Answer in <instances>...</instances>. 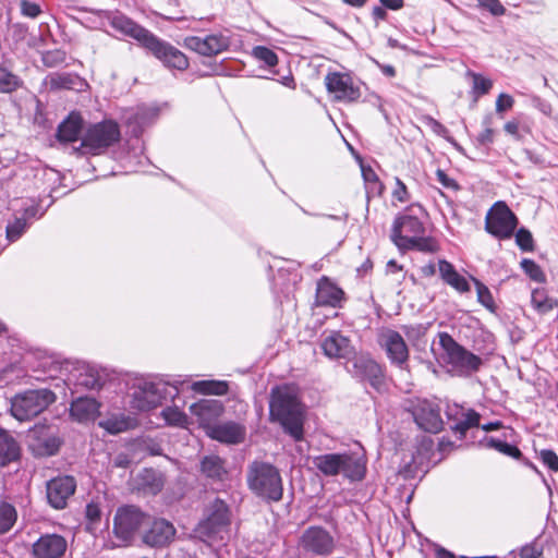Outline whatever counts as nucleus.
<instances>
[{
    "label": "nucleus",
    "mask_w": 558,
    "mask_h": 558,
    "mask_svg": "<svg viewBox=\"0 0 558 558\" xmlns=\"http://www.w3.org/2000/svg\"><path fill=\"white\" fill-rule=\"evenodd\" d=\"M229 525V508L223 500L217 498L209 506L207 518L199 523L198 532L208 538L223 539V534L227 533Z\"/></svg>",
    "instance_id": "obj_12"
},
{
    "label": "nucleus",
    "mask_w": 558,
    "mask_h": 558,
    "mask_svg": "<svg viewBox=\"0 0 558 558\" xmlns=\"http://www.w3.org/2000/svg\"><path fill=\"white\" fill-rule=\"evenodd\" d=\"M247 484L257 496L279 501L282 498V481L278 470L269 463L253 462L247 471Z\"/></svg>",
    "instance_id": "obj_4"
},
{
    "label": "nucleus",
    "mask_w": 558,
    "mask_h": 558,
    "mask_svg": "<svg viewBox=\"0 0 558 558\" xmlns=\"http://www.w3.org/2000/svg\"><path fill=\"white\" fill-rule=\"evenodd\" d=\"M417 426L428 433H438L442 427L439 407L426 399H418L409 409Z\"/></svg>",
    "instance_id": "obj_14"
},
{
    "label": "nucleus",
    "mask_w": 558,
    "mask_h": 558,
    "mask_svg": "<svg viewBox=\"0 0 558 558\" xmlns=\"http://www.w3.org/2000/svg\"><path fill=\"white\" fill-rule=\"evenodd\" d=\"M518 218L505 202L495 203L485 217V230L499 240L510 239L518 226Z\"/></svg>",
    "instance_id": "obj_9"
},
{
    "label": "nucleus",
    "mask_w": 558,
    "mask_h": 558,
    "mask_svg": "<svg viewBox=\"0 0 558 558\" xmlns=\"http://www.w3.org/2000/svg\"><path fill=\"white\" fill-rule=\"evenodd\" d=\"M146 520L147 515L137 507L125 506L119 508L113 519V534L121 541V544H117V546L131 542ZM110 547L113 548L116 545Z\"/></svg>",
    "instance_id": "obj_10"
},
{
    "label": "nucleus",
    "mask_w": 558,
    "mask_h": 558,
    "mask_svg": "<svg viewBox=\"0 0 558 558\" xmlns=\"http://www.w3.org/2000/svg\"><path fill=\"white\" fill-rule=\"evenodd\" d=\"M486 446L512 458H519L521 456V451L518 447L493 437L486 439Z\"/></svg>",
    "instance_id": "obj_41"
},
{
    "label": "nucleus",
    "mask_w": 558,
    "mask_h": 558,
    "mask_svg": "<svg viewBox=\"0 0 558 558\" xmlns=\"http://www.w3.org/2000/svg\"><path fill=\"white\" fill-rule=\"evenodd\" d=\"M66 59V53L61 49L45 51L41 56L43 63L48 68H54L62 64Z\"/></svg>",
    "instance_id": "obj_47"
},
{
    "label": "nucleus",
    "mask_w": 558,
    "mask_h": 558,
    "mask_svg": "<svg viewBox=\"0 0 558 558\" xmlns=\"http://www.w3.org/2000/svg\"><path fill=\"white\" fill-rule=\"evenodd\" d=\"M269 417L272 422L280 423L295 440L303 438L304 410L294 386L283 385L271 389Z\"/></svg>",
    "instance_id": "obj_1"
},
{
    "label": "nucleus",
    "mask_w": 558,
    "mask_h": 558,
    "mask_svg": "<svg viewBox=\"0 0 558 558\" xmlns=\"http://www.w3.org/2000/svg\"><path fill=\"white\" fill-rule=\"evenodd\" d=\"M132 392V408L138 411H149L158 407L168 396L174 398L179 390L161 380L159 381H138Z\"/></svg>",
    "instance_id": "obj_7"
},
{
    "label": "nucleus",
    "mask_w": 558,
    "mask_h": 558,
    "mask_svg": "<svg viewBox=\"0 0 558 558\" xmlns=\"http://www.w3.org/2000/svg\"><path fill=\"white\" fill-rule=\"evenodd\" d=\"M520 265L530 279L539 283L545 282L546 276L539 265H537L534 260L524 258L521 260Z\"/></svg>",
    "instance_id": "obj_42"
},
{
    "label": "nucleus",
    "mask_w": 558,
    "mask_h": 558,
    "mask_svg": "<svg viewBox=\"0 0 558 558\" xmlns=\"http://www.w3.org/2000/svg\"><path fill=\"white\" fill-rule=\"evenodd\" d=\"M252 56L263 61L268 66H275L278 63L277 54L265 46H256L253 48Z\"/></svg>",
    "instance_id": "obj_44"
},
{
    "label": "nucleus",
    "mask_w": 558,
    "mask_h": 558,
    "mask_svg": "<svg viewBox=\"0 0 558 558\" xmlns=\"http://www.w3.org/2000/svg\"><path fill=\"white\" fill-rule=\"evenodd\" d=\"M75 488L76 483L72 476L52 478L47 483L49 504L56 509L64 508L68 499L74 494Z\"/></svg>",
    "instance_id": "obj_20"
},
{
    "label": "nucleus",
    "mask_w": 558,
    "mask_h": 558,
    "mask_svg": "<svg viewBox=\"0 0 558 558\" xmlns=\"http://www.w3.org/2000/svg\"><path fill=\"white\" fill-rule=\"evenodd\" d=\"M119 140V125L111 120H107L90 124L81 136V144L73 147V150L80 155H99Z\"/></svg>",
    "instance_id": "obj_5"
},
{
    "label": "nucleus",
    "mask_w": 558,
    "mask_h": 558,
    "mask_svg": "<svg viewBox=\"0 0 558 558\" xmlns=\"http://www.w3.org/2000/svg\"><path fill=\"white\" fill-rule=\"evenodd\" d=\"M505 131L510 135L514 136L517 140H520L519 134V123L515 121H509L505 124Z\"/></svg>",
    "instance_id": "obj_61"
},
{
    "label": "nucleus",
    "mask_w": 558,
    "mask_h": 558,
    "mask_svg": "<svg viewBox=\"0 0 558 558\" xmlns=\"http://www.w3.org/2000/svg\"><path fill=\"white\" fill-rule=\"evenodd\" d=\"M20 454L21 447L16 439L9 432L0 429V465L16 461Z\"/></svg>",
    "instance_id": "obj_30"
},
{
    "label": "nucleus",
    "mask_w": 558,
    "mask_h": 558,
    "mask_svg": "<svg viewBox=\"0 0 558 558\" xmlns=\"http://www.w3.org/2000/svg\"><path fill=\"white\" fill-rule=\"evenodd\" d=\"M476 287L477 301L490 312H495V302L489 289L477 279L473 278Z\"/></svg>",
    "instance_id": "obj_43"
},
{
    "label": "nucleus",
    "mask_w": 558,
    "mask_h": 558,
    "mask_svg": "<svg viewBox=\"0 0 558 558\" xmlns=\"http://www.w3.org/2000/svg\"><path fill=\"white\" fill-rule=\"evenodd\" d=\"M108 20L110 25L118 32L123 35L130 36L136 41H138L142 46L148 40V37L153 34L148 29L138 25L128 16L120 13H111L108 14Z\"/></svg>",
    "instance_id": "obj_23"
},
{
    "label": "nucleus",
    "mask_w": 558,
    "mask_h": 558,
    "mask_svg": "<svg viewBox=\"0 0 558 558\" xmlns=\"http://www.w3.org/2000/svg\"><path fill=\"white\" fill-rule=\"evenodd\" d=\"M380 344L391 364L401 369L407 368L409 348L401 333L392 329H386L380 335Z\"/></svg>",
    "instance_id": "obj_15"
},
{
    "label": "nucleus",
    "mask_w": 558,
    "mask_h": 558,
    "mask_svg": "<svg viewBox=\"0 0 558 558\" xmlns=\"http://www.w3.org/2000/svg\"><path fill=\"white\" fill-rule=\"evenodd\" d=\"M21 11L23 15L32 19L37 17L41 12L40 7L37 3L29 2L27 0H23L21 2Z\"/></svg>",
    "instance_id": "obj_54"
},
{
    "label": "nucleus",
    "mask_w": 558,
    "mask_h": 558,
    "mask_svg": "<svg viewBox=\"0 0 558 558\" xmlns=\"http://www.w3.org/2000/svg\"><path fill=\"white\" fill-rule=\"evenodd\" d=\"M362 175L366 183L367 193L372 195H381L384 184L379 181L378 175L371 167H362Z\"/></svg>",
    "instance_id": "obj_39"
},
{
    "label": "nucleus",
    "mask_w": 558,
    "mask_h": 558,
    "mask_svg": "<svg viewBox=\"0 0 558 558\" xmlns=\"http://www.w3.org/2000/svg\"><path fill=\"white\" fill-rule=\"evenodd\" d=\"M456 414L453 418L456 424L453 429L462 435L466 433L471 427L477 426L480 422V414L474 410H463L462 408H454Z\"/></svg>",
    "instance_id": "obj_33"
},
{
    "label": "nucleus",
    "mask_w": 558,
    "mask_h": 558,
    "mask_svg": "<svg viewBox=\"0 0 558 558\" xmlns=\"http://www.w3.org/2000/svg\"><path fill=\"white\" fill-rule=\"evenodd\" d=\"M343 296V291L327 278H323L317 283L316 304L319 306L339 305Z\"/></svg>",
    "instance_id": "obj_27"
},
{
    "label": "nucleus",
    "mask_w": 558,
    "mask_h": 558,
    "mask_svg": "<svg viewBox=\"0 0 558 558\" xmlns=\"http://www.w3.org/2000/svg\"><path fill=\"white\" fill-rule=\"evenodd\" d=\"M202 472L209 478L223 480L227 475V469L223 460L218 456H206L201 463Z\"/></svg>",
    "instance_id": "obj_32"
},
{
    "label": "nucleus",
    "mask_w": 558,
    "mask_h": 558,
    "mask_svg": "<svg viewBox=\"0 0 558 558\" xmlns=\"http://www.w3.org/2000/svg\"><path fill=\"white\" fill-rule=\"evenodd\" d=\"M66 546L63 536L46 534L33 545V555L35 558H60L65 553Z\"/></svg>",
    "instance_id": "obj_22"
},
{
    "label": "nucleus",
    "mask_w": 558,
    "mask_h": 558,
    "mask_svg": "<svg viewBox=\"0 0 558 558\" xmlns=\"http://www.w3.org/2000/svg\"><path fill=\"white\" fill-rule=\"evenodd\" d=\"M539 458L542 462L548 466L549 470L557 472L558 471V456L548 449H544L539 451Z\"/></svg>",
    "instance_id": "obj_51"
},
{
    "label": "nucleus",
    "mask_w": 558,
    "mask_h": 558,
    "mask_svg": "<svg viewBox=\"0 0 558 558\" xmlns=\"http://www.w3.org/2000/svg\"><path fill=\"white\" fill-rule=\"evenodd\" d=\"M533 307L541 314H546L553 308L558 307V301L549 298L545 290L535 289L531 295Z\"/></svg>",
    "instance_id": "obj_34"
},
{
    "label": "nucleus",
    "mask_w": 558,
    "mask_h": 558,
    "mask_svg": "<svg viewBox=\"0 0 558 558\" xmlns=\"http://www.w3.org/2000/svg\"><path fill=\"white\" fill-rule=\"evenodd\" d=\"M143 47L149 50L169 70L183 72L189 68V59L181 50L154 34L148 37Z\"/></svg>",
    "instance_id": "obj_11"
},
{
    "label": "nucleus",
    "mask_w": 558,
    "mask_h": 558,
    "mask_svg": "<svg viewBox=\"0 0 558 558\" xmlns=\"http://www.w3.org/2000/svg\"><path fill=\"white\" fill-rule=\"evenodd\" d=\"M28 438V447L37 457L53 456L61 444L54 433L46 426H35L29 430Z\"/></svg>",
    "instance_id": "obj_16"
},
{
    "label": "nucleus",
    "mask_w": 558,
    "mask_h": 558,
    "mask_svg": "<svg viewBox=\"0 0 558 558\" xmlns=\"http://www.w3.org/2000/svg\"><path fill=\"white\" fill-rule=\"evenodd\" d=\"M515 243L523 252H533L534 251V239L532 233L525 229L520 228L515 234Z\"/></svg>",
    "instance_id": "obj_46"
},
{
    "label": "nucleus",
    "mask_w": 558,
    "mask_h": 558,
    "mask_svg": "<svg viewBox=\"0 0 558 558\" xmlns=\"http://www.w3.org/2000/svg\"><path fill=\"white\" fill-rule=\"evenodd\" d=\"M208 436L220 442L239 444L244 440L245 428L236 423L228 422L209 427Z\"/></svg>",
    "instance_id": "obj_25"
},
{
    "label": "nucleus",
    "mask_w": 558,
    "mask_h": 558,
    "mask_svg": "<svg viewBox=\"0 0 558 558\" xmlns=\"http://www.w3.org/2000/svg\"><path fill=\"white\" fill-rule=\"evenodd\" d=\"M99 425L104 427L106 430H108L110 434H119L126 428V424L124 421H118L113 418L102 421L100 422Z\"/></svg>",
    "instance_id": "obj_53"
},
{
    "label": "nucleus",
    "mask_w": 558,
    "mask_h": 558,
    "mask_svg": "<svg viewBox=\"0 0 558 558\" xmlns=\"http://www.w3.org/2000/svg\"><path fill=\"white\" fill-rule=\"evenodd\" d=\"M379 1L385 8L390 9V10H399V9L403 8V5H404L403 0H379Z\"/></svg>",
    "instance_id": "obj_63"
},
{
    "label": "nucleus",
    "mask_w": 558,
    "mask_h": 558,
    "mask_svg": "<svg viewBox=\"0 0 558 558\" xmlns=\"http://www.w3.org/2000/svg\"><path fill=\"white\" fill-rule=\"evenodd\" d=\"M17 519V512L14 506L9 502H0V534L9 532Z\"/></svg>",
    "instance_id": "obj_36"
},
{
    "label": "nucleus",
    "mask_w": 558,
    "mask_h": 558,
    "mask_svg": "<svg viewBox=\"0 0 558 558\" xmlns=\"http://www.w3.org/2000/svg\"><path fill=\"white\" fill-rule=\"evenodd\" d=\"M543 545L538 539L524 545L520 550V558H543Z\"/></svg>",
    "instance_id": "obj_49"
},
{
    "label": "nucleus",
    "mask_w": 558,
    "mask_h": 558,
    "mask_svg": "<svg viewBox=\"0 0 558 558\" xmlns=\"http://www.w3.org/2000/svg\"><path fill=\"white\" fill-rule=\"evenodd\" d=\"M424 223L417 217L401 215L395 219L391 240L403 251L416 250L424 253L437 252V242L430 236H424Z\"/></svg>",
    "instance_id": "obj_2"
},
{
    "label": "nucleus",
    "mask_w": 558,
    "mask_h": 558,
    "mask_svg": "<svg viewBox=\"0 0 558 558\" xmlns=\"http://www.w3.org/2000/svg\"><path fill=\"white\" fill-rule=\"evenodd\" d=\"M86 515L90 521H97L100 518V510L95 505H87Z\"/></svg>",
    "instance_id": "obj_62"
},
{
    "label": "nucleus",
    "mask_w": 558,
    "mask_h": 558,
    "mask_svg": "<svg viewBox=\"0 0 558 558\" xmlns=\"http://www.w3.org/2000/svg\"><path fill=\"white\" fill-rule=\"evenodd\" d=\"M472 76H473V88L482 95L487 94L493 86L492 81L483 77L480 74H475V73H473Z\"/></svg>",
    "instance_id": "obj_52"
},
{
    "label": "nucleus",
    "mask_w": 558,
    "mask_h": 558,
    "mask_svg": "<svg viewBox=\"0 0 558 558\" xmlns=\"http://www.w3.org/2000/svg\"><path fill=\"white\" fill-rule=\"evenodd\" d=\"M438 270L441 279L460 293L470 291V284L465 277L460 275L453 265L445 259L438 263Z\"/></svg>",
    "instance_id": "obj_29"
},
{
    "label": "nucleus",
    "mask_w": 558,
    "mask_h": 558,
    "mask_svg": "<svg viewBox=\"0 0 558 558\" xmlns=\"http://www.w3.org/2000/svg\"><path fill=\"white\" fill-rule=\"evenodd\" d=\"M372 15L376 22L383 21L387 16V12L383 7H375L373 9Z\"/></svg>",
    "instance_id": "obj_64"
},
{
    "label": "nucleus",
    "mask_w": 558,
    "mask_h": 558,
    "mask_svg": "<svg viewBox=\"0 0 558 558\" xmlns=\"http://www.w3.org/2000/svg\"><path fill=\"white\" fill-rule=\"evenodd\" d=\"M439 343L445 351V361L461 374L476 372L482 365L480 356L460 345L447 332L439 333Z\"/></svg>",
    "instance_id": "obj_8"
},
{
    "label": "nucleus",
    "mask_w": 558,
    "mask_h": 558,
    "mask_svg": "<svg viewBox=\"0 0 558 558\" xmlns=\"http://www.w3.org/2000/svg\"><path fill=\"white\" fill-rule=\"evenodd\" d=\"M427 329L428 327L422 324L402 327L405 337L413 345L418 344V342L425 337Z\"/></svg>",
    "instance_id": "obj_45"
},
{
    "label": "nucleus",
    "mask_w": 558,
    "mask_h": 558,
    "mask_svg": "<svg viewBox=\"0 0 558 558\" xmlns=\"http://www.w3.org/2000/svg\"><path fill=\"white\" fill-rule=\"evenodd\" d=\"M313 464L326 476L342 474L352 481H360L365 475V462L354 453L320 454L313 459Z\"/></svg>",
    "instance_id": "obj_3"
},
{
    "label": "nucleus",
    "mask_w": 558,
    "mask_h": 558,
    "mask_svg": "<svg viewBox=\"0 0 558 558\" xmlns=\"http://www.w3.org/2000/svg\"><path fill=\"white\" fill-rule=\"evenodd\" d=\"M161 416L168 425L173 427L185 428L190 423L187 415L178 407H167L162 410Z\"/></svg>",
    "instance_id": "obj_37"
},
{
    "label": "nucleus",
    "mask_w": 558,
    "mask_h": 558,
    "mask_svg": "<svg viewBox=\"0 0 558 558\" xmlns=\"http://www.w3.org/2000/svg\"><path fill=\"white\" fill-rule=\"evenodd\" d=\"M131 464V459L129 458L128 454L125 453H119L114 460H113V465L116 468H122V469H126L129 468Z\"/></svg>",
    "instance_id": "obj_58"
},
{
    "label": "nucleus",
    "mask_w": 558,
    "mask_h": 558,
    "mask_svg": "<svg viewBox=\"0 0 558 558\" xmlns=\"http://www.w3.org/2000/svg\"><path fill=\"white\" fill-rule=\"evenodd\" d=\"M493 137H494V132L492 129L487 128L485 129L477 137V141L482 144V145H486V144H489L493 142Z\"/></svg>",
    "instance_id": "obj_60"
},
{
    "label": "nucleus",
    "mask_w": 558,
    "mask_h": 558,
    "mask_svg": "<svg viewBox=\"0 0 558 558\" xmlns=\"http://www.w3.org/2000/svg\"><path fill=\"white\" fill-rule=\"evenodd\" d=\"M23 81L7 68L0 65V93H12L20 88Z\"/></svg>",
    "instance_id": "obj_38"
},
{
    "label": "nucleus",
    "mask_w": 558,
    "mask_h": 558,
    "mask_svg": "<svg viewBox=\"0 0 558 558\" xmlns=\"http://www.w3.org/2000/svg\"><path fill=\"white\" fill-rule=\"evenodd\" d=\"M175 536V529L165 519H156L149 525V529L143 535V542L150 547H165L169 545Z\"/></svg>",
    "instance_id": "obj_21"
},
{
    "label": "nucleus",
    "mask_w": 558,
    "mask_h": 558,
    "mask_svg": "<svg viewBox=\"0 0 558 558\" xmlns=\"http://www.w3.org/2000/svg\"><path fill=\"white\" fill-rule=\"evenodd\" d=\"M436 177H437L438 182H440L442 184V186H445L447 189H451V190L459 189V185L456 182V180H453L452 178L447 175V173L444 170L438 169L436 171Z\"/></svg>",
    "instance_id": "obj_57"
},
{
    "label": "nucleus",
    "mask_w": 558,
    "mask_h": 558,
    "mask_svg": "<svg viewBox=\"0 0 558 558\" xmlns=\"http://www.w3.org/2000/svg\"><path fill=\"white\" fill-rule=\"evenodd\" d=\"M183 46L198 54L210 57L226 50L229 47V39L221 34L189 36L184 38Z\"/></svg>",
    "instance_id": "obj_18"
},
{
    "label": "nucleus",
    "mask_w": 558,
    "mask_h": 558,
    "mask_svg": "<svg viewBox=\"0 0 558 558\" xmlns=\"http://www.w3.org/2000/svg\"><path fill=\"white\" fill-rule=\"evenodd\" d=\"M352 374L361 381H367L379 390L384 384V374L380 365L368 356H355L352 363Z\"/></svg>",
    "instance_id": "obj_19"
},
{
    "label": "nucleus",
    "mask_w": 558,
    "mask_h": 558,
    "mask_svg": "<svg viewBox=\"0 0 558 558\" xmlns=\"http://www.w3.org/2000/svg\"><path fill=\"white\" fill-rule=\"evenodd\" d=\"M192 388L204 395L223 396L228 392V384L222 380H201L194 383Z\"/></svg>",
    "instance_id": "obj_35"
},
{
    "label": "nucleus",
    "mask_w": 558,
    "mask_h": 558,
    "mask_svg": "<svg viewBox=\"0 0 558 558\" xmlns=\"http://www.w3.org/2000/svg\"><path fill=\"white\" fill-rule=\"evenodd\" d=\"M76 385L87 389H96L100 387V378L92 368H83L76 379Z\"/></svg>",
    "instance_id": "obj_40"
},
{
    "label": "nucleus",
    "mask_w": 558,
    "mask_h": 558,
    "mask_svg": "<svg viewBox=\"0 0 558 558\" xmlns=\"http://www.w3.org/2000/svg\"><path fill=\"white\" fill-rule=\"evenodd\" d=\"M300 546L303 550L313 555L329 556L336 548V539L324 527L310 526L303 532Z\"/></svg>",
    "instance_id": "obj_13"
},
{
    "label": "nucleus",
    "mask_w": 558,
    "mask_h": 558,
    "mask_svg": "<svg viewBox=\"0 0 558 558\" xmlns=\"http://www.w3.org/2000/svg\"><path fill=\"white\" fill-rule=\"evenodd\" d=\"M392 196L401 203L409 199L408 189L399 178H396V187L392 192Z\"/></svg>",
    "instance_id": "obj_56"
},
{
    "label": "nucleus",
    "mask_w": 558,
    "mask_h": 558,
    "mask_svg": "<svg viewBox=\"0 0 558 558\" xmlns=\"http://www.w3.org/2000/svg\"><path fill=\"white\" fill-rule=\"evenodd\" d=\"M514 100L508 94H500L496 100V111L501 113L512 108Z\"/></svg>",
    "instance_id": "obj_55"
},
{
    "label": "nucleus",
    "mask_w": 558,
    "mask_h": 558,
    "mask_svg": "<svg viewBox=\"0 0 558 558\" xmlns=\"http://www.w3.org/2000/svg\"><path fill=\"white\" fill-rule=\"evenodd\" d=\"M327 90L333 95L336 100L352 102L360 98V88L354 86L350 75L333 72L325 77Z\"/></svg>",
    "instance_id": "obj_17"
},
{
    "label": "nucleus",
    "mask_w": 558,
    "mask_h": 558,
    "mask_svg": "<svg viewBox=\"0 0 558 558\" xmlns=\"http://www.w3.org/2000/svg\"><path fill=\"white\" fill-rule=\"evenodd\" d=\"M27 223L25 218H15V220L7 226V238L10 242H14L21 238L26 230Z\"/></svg>",
    "instance_id": "obj_48"
},
{
    "label": "nucleus",
    "mask_w": 558,
    "mask_h": 558,
    "mask_svg": "<svg viewBox=\"0 0 558 558\" xmlns=\"http://www.w3.org/2000/svg\"><path fill=\"white\" fill-rule=\"evenodd\" d=\"M477 2L481 8L486 9L495 16H500L506 13V9L499 0H477Z\"/></svg>",
    "instance_id": "obj_50"
},
{
    "label": "nucleus",
    "mask_w": 558,
    "mask_h": 558,
    "mask_svg": "<svg viewBox=\"0 0 558 558\" xmlns=\"http://www.w3.org/2000/svg\"><path fill=\"white\" fill-rule=\"evenodd\" d=\"M56 400L49 389L27 390L11 400V414L19 421H29L40 414Z\"/></svg>",
    "instance_id": "obj_6"
},
{
    "label": "nucleus",
    "mask_w": 558,
    "mask_h": 558,
    "mask_svg": "<svg viewBox=\"0 0 558 558\" xmlns=\"http://www.w3.org/2000/svg\"><path fill=\"white\" fill-rule=\"evenodd\" d=\"M99 403L94 398H78L71 404V415L78 422L93 420L98 413Z\"/></svg>",
    "instance_id": "obj_31"
},
{
    "label": "nucleus",
    "mask_w": 558,
    "mask_h": 558,
    "mask_svg": "<svg viewBox=\"0 0 558 558\" xmlns=\"http://www.w3.org/2000/svg\"><path fill=\"white\" fill-rule=\"evenodd\" d=\"M83 133V119L78 114L71 113L58 126L57 138L61 143H73L81 140Z\"/></svg>",
    "instance_id": "obj_28"
},
{
    "label": "nucleus",
    "mask_w": 558,
    "mask_h": 558,
    "mask_svg": "<svg viewBox=\"0 0 558 558\" xmlns=\"http://www.w3.org/2000/svg\"><path fill=\"white\" fill-rule=\"evenodd\" d=\"M324 353L330 359H347L353 353L349 338L338 331H332L322 341Z\"/></svg>",
    "instance_id": "obj_24"
},
{
    "label": "nucleus",
    "mask_w": 558,
    "mask_h": 558,
    "mask_svg": "<svg viewBox=\"0 0 558 558\" xmlns=\"http://www.w3.org/2000/svg\"><path fill=\"white\" fill-rule=\"evenodd\" d=\"M190 412L196 416L198 424L206 427L208 432L209 427L213 426L210 425L211 421L220 414L221 405L216 400H201L190 407Z\"/></svg>",
    "instance_id": "obj_26"
},
{
    "label": "nucleus",
    "mask_w": 558,
    "mask_h": 558,
    "mask_svg": "<svg viewBox=\"0 0 558 558\" xmlns=\"http://www.w3.org/2000/svg\"><path fill=\"white\" fill-rule=\"evenodd\" d=\"M427 125L436 133V134H439V135H442L447 132V129L440 123L438 122L437 120H435L434 118H428L427 119Z\"/></svg>",
    "instance_id": "obj_59"
}]
</instances>
